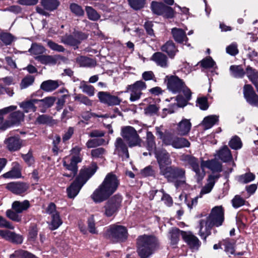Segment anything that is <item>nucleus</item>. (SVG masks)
I'll return each mask as SVG.
<instances>
[{"label": "nucleus", "mask_w": 258, "mask_h": 258, "mask_svg": "<svg viewBox=\"0 0 258 258\" xmlns=\"http://www.w3.org/2000/svg\"><path fill=\"white\" fill-rule=\"evenodd\" d=\"M243 94L246 101L251 105L258 107V96L256 94L250 85H245L243 87Z\"/></svg>", "instance_id": "nucleus-16"}, {"label": "nucleus", "mask_w": 258, "mask_h": 258, "mask_svg": "<svg viewBox=\"0 0 258 258\" xmlns=\"http://www.w3.org/2000/svg\"><path fill=\"white\" fill-rule=\"evenodd\" d=\"M20 213L12 210H8L6 211V216L11 220L19 222L22 220V216L20 215Z\"/></svg>", "instance_id": "nucleus-51"}, {"label": "nucleus", "mask_w": 258, "mask_h": 258, "mask_svg": "<svg viewBox=\"0 0 258 258\" xmlns=\"http://www.w3.org/2000/svg\"><path fill=\"white\" fill-rule=\"evenodd\" d=\"M231 75L234 78H242L246 72L241 66L232 65L230 67Z\"/></svg>", "instance_id": "nucleus-37"}, {"label": "nucleus", "mask_w": 258, "mask_h": 258, "mask_svg": "<svg viewBox=\"0 0 258 258\" xmlns=\"http://www.w3.org/2000/svg\"><path fill=\"white\" fill-rule=\"evenodd\" d=\"M97 97L100 102L108 106L118 105L121 101L120 98L116 96L112 95L108 92H99Z\"/></svg>", "instance_id": "nucleus-14"}, {"label": "nucleus", "mask_w": 258, "mask_h": 258, "mask_svg": "<svg viewBox=\"0 0 258 258\" xmlns=\"http://www.w3.org/2000/svg\"><path fill=\"white\" fill-rule=\"evenodd\" d=\"M86 11L88 18L92 21H97L100 18V15L91 7L87 6Z\"/></svg>", "instance_id": "nucleus-49"}, {"label": "nucleus", "mask_w": 258, "mask_h": 258, "mask_svg": "<svg viewBox=\"0 0 258 258\" xmlns=\"http://www.w3.org/2000/svg\"><path fill=\"white\" fill-rule=\"evenodd\" d=\"M35 99H31L25 102H22L20 104V107L22 108L25 112H29L30 111L35 112L36 110V107L35 104L36 102L34 101Z\"/></svg>", "instance_id": "nucleus-44"}, {"label": "nucleus", "mask_w": 258, "mask_h": 258, "mask_svg": "<svg viewBox=\"0 0 258 258\" xmlns=\"http://www.w3.org/2000/svg\"><path fill=\"white\" fill-rule=\"evenodd\" d=\"M6 188L15 194L20 195L25 192L28 189L29 186L23 182H12L8 183Z\"/></svg>", "instance_id": "nucleus-18"}, {"label": "nucleus", "mask_w": 258, "mask_h": 258, "mask_svg": "<svg viewBox=\"0 0 258 258\" xmlns=\"http://www.w3.org/2000/svg\"><path fill=\"white\" fill-rule=\"evenodd\" d=\"M79 88L83 93H86L89 96H93L94 95V87L91 85H87L84 81L81 82Z\"/></svg>", "instance_id": "nucleus-46"}, {"label": "nucleus", "mask_w": 258, "mask_h": 258, "mask_svg": "<svg viewBox=\"0 0 258 258\" xmlns=\"http://www.w3.org/2000/svg\"><path fill=\"white\" fill-rule=\"evenodd\" d=\"M218 116L215 115H211L206 116L202 121V125L205 130L211 128L218 121Z\"/></svg>", "instance_id": "nucleus-36"}, {"label": "nucleus", "mask_w": 258, "mask_h": 258, "mask_svg": "<svg viewBox=\"0 0 258 258\" xmlns=\"http://www.w3.org/2000/svg\"><path fill=\"white\" fill-rule=\"evenodd\" d=\"M47 45L51 49L54 51L63 52L65 50V48L62 45H59L51 40L47 41Z\"/></svg>", "instance_id": "nucleus-63"}, {"label": "nucleus", "mask_w": 258, "mask_h": 258, "mask_svg": "<svg viewBox=\"0 0 258 258\" xmlns=\"http://www.w3.org/2000/svg\"><path fill=\"white\" fill-rule=\"evenodd\" d=\"M80 156H66L63 159L62 163L65 168L71 171L70 174L64 173L63 175L68 177L73 178L78 172V165L82 161Z\"/></svg>", "instance_id": "nucleus-8"}, {"label": "nucleus", "mask_w": 258, "mask_h": 258, "mask_svg": "<svg viewBox=\"0 0 258 258\" xmlns=\"http://www.w3.org/2000/svg\"><path fill=\"white\" fill-rule=\"evenodd\" d=\"M224 219V210L222 207H215L212 209L210 215L206 219L200 221L199 234L202 238L206 240V237L210 234L211 227L213 226H221Z\"/></svg>", "instance_id": "nucleus-3"}, {"label": "nucleus", "mask_w": 258, "mask_h": 258, "mask_svg": "<svg viewBox=\"0 0 258 258\" xmlns=\"http://www.w3.org/2000/svg\"><path fill=\"white\" fill-rule=\"evenodd\" d=\"M159 174L163 176L168 182H174L176 188L186 183L185 170L182 168L168 166Z\"/></svg>", "instance_id": "nucleus-5"}, {"label": "nucleus", "mask_w": 258, "mask_h": 258, "mask_svg": "<svg viewBox=\"0 0 258 258\" xmlns=\"http://www.w3.org/2000/svg\"><path fill=\"white\" fill-rule=\"evenodd\" d=\"M246 74L256 89L258 90V71L248 66L246 69Z\"/></svg>", "instance_id": "nucleus-35"}, {"label": "nucleus", "mask_w": 258, "mask_h": 258, "mask_svg": "<svg viewBox=\"0 0 258 258\" xmlns=\"http://www.w3.org/2000/svg\"><path fill=\"white\" fill-rule=\"evenodd\" d=\"M220 175L219 174L210 175L207 179V183L202 188L200 195H203L210 192L213 189L216 181L218 179Z\"/></svg>", "instance_id": "nucleus-23"}, {"label": "nucleus", "mask_w": 258, "mask_h": 258, "mask_svg": "<svg viewBox=\"0 0 258 258\" xmlns=\"http://www.w3.org/2000/svg\"><path fill=\"white\" fill-rule=\"evenodd\" d=\"M75 100L80 102L81 103L84 104L86 106H90L92 105L93 101L87 96L79 94L76 95L74 97Z\"/></svg>", "instance_id": "nucleus-56"}, {"label": "nucleus", "mask_w": 258, "mask_h": 258, "mask_svg": "<svg viewBox=\"0 0 258 258\" xmlns=\"http://www.w3.org/2000/svg\"><path fill=\"white\" fill-rule=\"evenodd\" d=\"M233 208L237 209L246 203V201L239 195H236L231 201Z\"/></svg>", "instance_id": "nucleus-57"}, {"label": "nucleus", "mask_w": 258, "mask_h": 258, "mask_svg": "<svg viewBox=\"0 0 258 258\" xmlns=\"http://www.w3.org/2000/svg\"><path fill=\"white\" fill-rule=\"evenodd\" d=\"M38 107L41 108L40 111L44 112L46 108L52 106L55 101V98L53 97H47L41 100L36 99L34 101Z\"/></svg>", "instance_id": "nucleus-26"}, {"label": "nucleus", "mask_w": 258, "mask_h": 258, "mask_svg": "<svg viewBox=\"0 0 258 258\" xmlns=\"http://www.w3.org/2000/svg\"><path fill=\"white\" fill-rule=\"evenodd\" d=\"M215 157L224 162H227L232 159L231 152L227 146H223L217 152Z\"/></svg>", "instance_id": "nucleus-25"}, {"label": "nucleus", "mask_w": 258, "mask_h": 258, "mask_svg": "<svg viewBox=\"0 0 258 258\" xmlns=\"http://www.w3.org/2000/svg\"><path fill=\"white\" fill-rule=\"evenodd\" d=\"M157 245V240L155 236L144 235L137 239V251L140 258H148L153 253Z\"/></svg>", "instance_id": "nucleus-6"}, {"label": "nucleus", "mask_w": 258, "mask_h": 258, "mask_svg": "<svg viewBox=\"0 0 258 258\" xmlns=\"http://www.w3.org/2000/svg\"><path fill=\"white\" fill-rule=\"evenodd\" d=\"M191 123L187 119H183L177 125L175 130L176 133L181 136L187 135L190 131Z\"/></svg>", "instance_id": "nucleus-21"}, {"label": "nucleus", "mask_w": 258, "mask_h": 258, "mask_svg": "<svg viewBox=\"0 0 258 258\" xmlns=\"http://www.w3.org/2000/svg\"><path fill=\"white\" fill-rule=\"evenodd\" d=\"M182 237L189 247L193 250H198L201 243L199 239L190 232H182Z\"/></svg>", "instance_id": "nucleus-17"}, {"label": "nucleus", "mask_w": 258, "mask_h": 258, "mask_svg": "<svg viewBox=\"0 0 258 258\" xmlns=\"http://www.w3.org/2000/svg\"><path fill=\"white\" fill-rule=\"evenodd\" d=\"M159 110V108L156 105L150 104L148 105L146 108H145V113L146 114L150 115H153L157 113Z\"/></svg>", "instance_id": "nucleus-64"}, {"label": "nucleus", "mask_w": 258, "mask_h": 258, "mask_svg": "<svg viewBox=\"0 0 258 258\" xmlns=\"http://www.w3.org/2000/svg\"><path fill=\"white\" fill-rule=\"evenodd\" d=\"M108 234L110 238L114 242H122L127 237L126 228L123 226L113 225L108 230Z\"/></svg>", "instance_id": "nucleus-10"}, {"label": "nucleus", "mask_w": 258, "mask_h": 258, "mask_svg": "<svg viewBox=\"0 0 258 258\" xmlns=\"http://www.w3.org/2000/svg\"><path fill=\"white\" fill-rule=\"evenodd\" d=\"M203 166L200 167L199 165L192 169L196 173L195 178L198 183H200L205 176V172Z\"/></svg>", "instance_id": "nucleus-52"}, {"label": "nucleus", "mask_w": 258, "mask_h": 258, "mask_svg": "<svg viewBox=\"0 0 258 258\" xmlns=\"http://www.w3.org/2000/svg\"><path fill=\"white\" fill-rule=\"evenodd\" d=\"M255 177V175L252 173H246L239 176L238 181L242 183H247L253 181Z\"/></svg>", "instance_id": "nucleus-55"}, {"label": "nucleus", "mask_w": 258, "mask_h": 258, "mask_svg": "<svg viewBox=\"0 0 258 258\" xmlns=\"http://www.w3.org/2000/svg\"><path fill=\"white\" fill-rule=\"evenodd\" d=\"M161 50L166 52L171 58H173L178 51L177 47L172 41H167L161 47Z\"/></svg>", "instance_id": "nucleus-30"}, {"label": "nucleus", "mask_w": 258, "mask_h": 258, "mask_svg": "<svg viewBox=\"0 0 258 258\" xmlns=\"http://www.w3.org/2000/svg\"><path fill=\"white\" fill-rule=\"evenodd\" d=\"M120 135L122 137V139L126 141L130 148L142 146L143 141L137 131L133 126H124L122 127Z\"/></svg>", "instance_id": "nucleus-7"}, {"label": "nucleus", "mask_w": 258, "mask_h": 258, "mask_svg": "<svg viewBox=\"0 0 258 258\" xmlns=\"http://www.w3.org/2000/svg\"><path fill=\"white\" fill-rule=\"evenodd\" d=\"M34 77L29 75L25 77L21 81L20 86L21 89H25L33 84L34 81Z\"/></svg>", "instance_id": "nucleus-61"}, {"label": "nucleus", "mask_w": 258, "mask_h": 258, "mask_svg": "<svg viewBox=\"0 0 258 258\" xmlns=\"http://www.w3.org/2000/svg\"><path fill=\"white\" fill-rule=\"evenodd\" d=\"M180 160L184 166H188L192 169L199 165L198 159L190 155L183 154L181 156Z\"/></svg>", "instance_id": "nucleus-28"}, {"label": "nucleus", "mask_w": 258, "mask_h": 258, "mask_svg": "<svg viewBox=\"0 0 258 258\" xmlns=\"http://www.w3.org/2000/svg\"><path fill=\"white\" fill-rule=\"evenodd\" d=\"M114 154H117L122 159H126L129 158V153L126 144L124 140L120 137L116 138L114 142Z\"/></svg>", "instance_id": "nucleus-15"}, {"label": "nucleus", "mask_w": 258, "mask_h": 258, "mask_svg": "<svg viewBox=\"0 0 258 258\" xmlns=\"http://www.w3.org/2000/svg\"><path fill=\"white\" fill-rule=\"evenodd\" d=\"M76 62L80 67H90L95 64V61L92 59L83 56L78 57L76 58Z\"/></svg>", "instance_id": "nucleus-40"}, {"label": "nucleus", "mask_w": 258, "mask_h": 258, "mask_svg": "<svg viewBox=\"0 0 258 258\" xmlns=\"http://www.w3.org/2000/svg\"><path fill=\"white\" fill-rule=\"evenodd\" d=\"M13 167L9 172L3 174V177L6 178H18L21 177V173L20 165L18 162L12 163Z\"/></svg>", "instance_id": "nucleus-29"}, {"label": "nucleus", "mask_w": 258, "mask_h": 258, "mask_svg": "<svg viewBox=\"0 0 258 258\" xmlns=\"http://www.w3.org/2000/svg\"><path fill=\"white\" fill-rule=\"evenodd\" d=\"M61 41L63 43L70 46H77L79 44V40L75 37V35H69L62 36Z\"/></svg>", "instance_id": "nucleus-38"}, {"label": "nucleus", "mask_w": 258, "mask_h": 258, "mask_svg": "<svg viewBox=\"0 0 258 258\" xmlns=\"http://www.w3.org/2000/svg\"><path fill=\"white\" fill-rule=\"evenodd\" d=\"M165 145L171 146L175 149H181L190 147V142L185 138L174 136L172 134L169 138H166Z\"/></svg>", "instance_id": "nucleus-12"}, {"label": "nucleus", "mask_w": 258, "mask_h": 258, "mask_svg": "<svg viewBox=\"0 0 258 258\" xmlns=\"http://www.w3.org/2000/svg\"><path fill=\"white\" fill-rule=\"evenodd\" d=\"M59 86L57 81L49 80L43 81L40 86V88L45 92H52Z\"/></svg>", "instance_id": "nucleus-34"}, {"label": "nucleus", "mask_w": 258, "mask_h": 258, "mask_svg": "<svg viewBox=\"0 0 258 258\" xmlns=\"http://www.w3.org/2000/svg\"><path fill=\"white\" fill-rule=\"evenodd\" d=\"M151 60L161 68H166L168 66L167 56L161 52L154 53L151 57Z\"/></svg>", "instance_id": "nucleus-22"}, {"label": "nucleus", "mask_w": 258, "mask_h": 258, "mask_svg": "<svg viewBox=\"0 0 258 258\" xmlns=\"http://www.w3.org/2000/svg\"><path fill=\"white\" fill-rule=\"evenodd\" d=\"M184 231H180L177 228H172L169 231L168 237L170 240L171 244L175 245L178 243L180 236Z\"/></svg>", "instance_id": "nucleus-33"}, {"label": "nucleus", "mask_w": 258, "mask_h": 258, "mask_svg": "<svg viewBox=\"0 0 258 258\" xmlns=\"http://www.w3.org/2000/svg\"><path fill=\"white\" fill-rule=\"evenodd\" d=\"M242 142L240 139L237 136L233 137L229 142V146L234 150H238L242 147Z\"/></svg>", "instance_id": "nucleus-54"}, {"label": "nucleus", "mask_w": 258, "mask_h": 258, "mask_svg": "<svg viewBox=\"0 0 258 258\" xmlns=\"http://www.w3.org/2000/svg\"><path fill=\"white\" fill-rule=\"evenodd\" d=\"M167 88L168 90L173 93L176 94L182 92L184 98L178 95L176 98L166 99V101L172 103L169 105L168 110L169 113H173L178 107H183L186 105L187 101L190 100L191 92L186 86L183 80L175 75H168L165 78Z\"/></svg>", "instance_id": "nucleus-1"}, {"label": "nucleus", "mask_w": 258, "mask_h": 258, "mask_svg": "<svg viewBox=\"0 0 258 258\" xmlns=\"http://www.w3.org/2000/svg\"><path fill=\"white\" fill-rule=\"evenodd\" d=\"M147 148L148 151H152L156 148L155 137L152 132L148 131L146 135Z\"/></svg>", "instance_id": "nucleus-45"}, {"label": "nucleus", "mask_w": 258, "mask_h": 258, "mask_svg": "<svg viewBox=\"0 0 258 258\" xmlns=\"http://www.w3.org/2000/svg\"><path fill=\"white\" fill-rule=\"evenodd\" d=\"M147 88V85L142 80L137 81L132 85H127L125 92H131L130 100L134 102L139 100L143 94L142 91Z\"/></svg>", "instance_id": "nucleus-11"}, {"label": "nucleus", "mask_w": 258, "mask_h": 258, "mask_svg": "<svg viewBox=\"0 0 258 258\" xmlns=\"http://www.w3.org/2000/svg\"><path fill=\"white\" fill-rule=\"evenodd\" d=\"M7 240L17 244H21L23 242L22 236L10 231Z\"/></svg>", "instance_id": "nucleus-60"}, {"label": "nucleus", "mask_w": 258, "mask_h": 258, "mask_svg": "<svg viewBox=\"0 0 258 258\" xmlns=\"http://www.w3.org/2000/svg\"><path fill=\"white\" fill-rule=\"evenodd\" d=\"M5 143L7 149L11 152L18 151L22 146V141L18 136L7 138L5 140Z\"/></svg>", "instance_id": "nucleus-19"}, {"label": "nucleus", "mask_w": 258, "mask_h": 258, "mask_svg": "<svg viewBox=\"0 0 258 258\" xmlns=\"http://www.w3.org/2000/svg\"><path fill=\"white\" fill-rule=\"evenodd\" d=\"M24 114L20 111H16L11 113L9 119L7 120L9 127L14 125H18L24 120Z\"/></svg>", "instance_id": "nucleus-24"}, {"label": "nucleus", "mask_w": 258, "mask_h": 258, "mask_svg": "<svg viewBox=\"0 0 258 258\" xmlns=\"http://www.w3.org/2000/svg\"><path fill=\"white\" fill-rule=\"evenodd\" d=\"M0 39L6 45H8L12 43L14 38L10 33H2L0 34Z\"/></svg>", "instance_id": "nucleus-59"}, {"label": "nucleus", "mask_w": 258, "mask_h": 258, "mask_svg": "<svg viewBox=\"0 0 258 258\" xmlns=\"http://www.w3.org/2000/svg\"><path fill=\"white\" fill-rule=\"evenodd\" d=\"M97 169L96 164L93 163L91 166L80 170L79 176L67 188L68 195L70 198H74L78 194L82 187L94 174Z\"/></svg>", "instance_id": "nucleus-4"}, {"label": "nucleus", "mask_w": 258, "mask_h": 258, "mask_svg": "<svg viewBox=\"0 0 258 258\" xmlns=\"http://www.w3.org/2000/svg\"><path fill=\"white\" fill-rule=\"evenodd\" d=\"M108 141L106 142L104 139L94 138L89 140L87 142L86 146L88 148H92L102 145L108 144Z\"/></svg>", "instance_id": "nucleus-41"}, {"label": "nucleus", "mask_w": 258, "mask_h": 258, "mask_svg": "<svg viewBox=\"0 0 258 258\" xmlns=\"http://www.w3.org/2000/svg\"><path fill=\"white\" fill-rule=\"evenodd\" d=\"M171 34L176 42L189 46V44H187L188 38L186 36V33L182 29L173 28L171 29Z\"/></svg>", "instance_id": "nucleus-20"}, {"label": "nucleus", "mask_w": 258, "mask_h": 258, "mask_svg": "<svg viewBox=\"0 0 258 258\" xmlns=\"http://www.w3.org/2000/svg\"><path fill=\"white\" fill-rule=\"evenodd\" d=\"M45 51V48L36 43H32L28 51L32 55H39L43 53Z\"/></svg>", "instance_id": "nucleus-48"}, {"label": "nucleus", "mask_w": 258, "mask_h": 258, "mask_svg": "<svg viewBox=\"0 0 258 258\" xmlns=\"http://www.w3.org/2000/svg\"><path fill=\"white\" fill-rule=\"evenodd\" d=\"M106 151L103 148L100 147L91 150V155L94 158H102L106 154Z\"/></svg>", "instance_id": "nucleus-58"}, {"label": "nucleus", "mask_w": 258, "mask_h": 258, "mask_svg": "<svg viewBox=\"0 0 258 258\" xmlns=\"http://www.w3.org/2000/svg\"><path fill=\"white\" fill-rule=\"evenodd\" d=\"M202 166L206 167L213 172H220L222 171L221 164L216 159H212L204 162L202 163Z\"/></svg>", "instance_id": "nucleus-32"}, {"label": "nucleus", "mask_w": 258, "mask_h": 258, "mask_svg": "<svg viewBox=\"0 0 258 258\" xmlns=\"http://www.w3.org/2000/svg\"><path fill=\"white\" fill-rule=\"evenodd\" d=\"M35 60L45 65H54L57 63V58L55 56L40 55L35 57Z\"/></svg>", "instance_id": "nucleus-31"}, {"label": "nucleus", "mask_w": 258, "mask_h": 258, "mask_svg": "<svg viewBox=\"0 0 258 258\" xmlns=\"http://www.w3.org/2000/svg\"><path fill=\"white\" fill-rule=\"evenodd\" d=\"M71 12L78 16H82L84 12L82 7L78 4L73 3L70 5Z\"/></svg>", "instance_id": "nucleus-62"}, {"label": "nucleus", "mask_w": 258, "mask_h": 258, "mask_svg": "<svg viewBox=\"0 0 258 258\" xmlns=\"http://www.w3.org/2000/svg\"><path fill=\"white\" fill-rule=\"evenodd\" d=\"M52 220L49 225V228L52 230H55L58 228L62 224V221L60 218L59 214L54 213L51 215Z\"/></svg>", "instance_id": "nucleus-43"}, {"label": "nucleus", "mask_w": 258, "mask_h": 258, "mask_svg": "<svg viewBox=\"0 0 258 258\" xmlns=\"http://www.w3.org/2000/svg\"><path fill=\"white\" fill-rule=\"evenodd\" d=\"M30 207V202L27 200L22 202L15 201L12 204V209L20 214L27 211Z\"/></svg>", "instance_id": "nucleus-27"}, {"label": "nucleus", "mask_w": 258, "mask_h": 258, "mask_svg": "<svg viewBox=\"0 0 258 258\" xmlns=\"http://www.w3.org/2000/svg\"><path fill=\"white\" fill-rule=\"evenodd\" d=\"M130 6L135 10H139L144 7L146 0H127Z\"/></svg>", "instance_id": "nucleus-50"}, {"label": "nucleus", "mask_w": 258, "mask_h": 258, "mask_svg": "<svg viewBox=\"0 0 258 258\" xmlns=\"http://www.w3.org/2000/svg\"><path fill=\"white\" fill-rule=\"evenodd\" d=\"M122 198L118 194L112 197L104 206V215L107 217H111L116 214L121 206Z\"/></svg>", "instance_id": "nucleus-9"}, {"label": "nucleus", "mask_w": 258, "mask_h": 258, "mask_svg": "<svg viewBox=\"0 0 258 258\" xmlns=\"http://www.w3.org/2000/svg\"><path fill=\"white\" fill-rule=\"evenodd\" d=\"M201 66L205 69H216L217 67L215 61L211 57H207L200 61Z\"/></svg>", "instance_id": "nucleus-47"}, {"label": "nucleus", "mask_w": 258, "mask_h": 258, "mask_svg": "<svg viewBox=\"0 0 258 258\" xmlns=\"http://www.w3.org/2000/svg\"><path fill=\"white\" fill-rule=\"evenodd\" d=\"M14 255L17 256V258H38L32 253L22 249L15 250Z\"/></svg>", "instance_id": "nucleus-53"}, {"label": "nucleus", "mask_w": 258, "mask_h": 258, "mask_svg": "<svg viewBox=\"0 0 258 258\" xmlns=\"http://www.w3.org/2000/svg\"><path fill=\"white\" fill-rule=\"evenodd\" d=\"M41 4L45 9L49 11L55 10L59 5L57 0H42Z\"/></svg>", "instance_id": "nucleus-42"}, {"label": "nucleus", "mask_w": 258, "mask_h": 258, "mask_svg": "<svg viewBox=\"0 0 258 258\" xmlns=\"http://www.w3.org/2000/svg\"><path fill=\"white\" fill-rule=\"evenodd\" d=\"M155 155L159 165V172H161L171 164L170 155L165 150L163 149L156 150Z\"/></svg>", "instance_id": "nucleus-13"}, {"label": "nucleus", "mask_w": 258, "mask_h": 258, "mask_svg": "<svg viewBox=\"0 0 258 258\" xmlns=\"http://www.w3.org/2000/svg\"><path fill=\"white\" fill-rule=\"evenodd\" d=\"M119 181L117 176L108 173L101 184L94 191L91 197L95 203H101L107 200L117 190Z\"/></svg>", "instance_id": "nucleus-2"}, {"label": "nucleus", "mask_w": 258, "mask_h": 258, "mask_svg": "<svg viewBox=\"0 0 258 258\" xmlns=\"http://www.w3.org/2000/svg\"><path fill=\"white\" fill-rule=\"evenodd\" d=\"M165 6V5L162 3L153 1L151 4V9L154 14L161 15H163Z\"/></svg>", "instance_id": "nucleus-39"}]
</instances>
